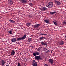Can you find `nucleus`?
Here are the masks:
<instances>
[{
    "instance_id": "1",
    "label": "nucleus",
    "mask_w": 66,
    "mask_h": 66,
    "mask_svg": "<svg viewBox=\"0 0 66 66\" xmlns=\"http://www.w3.org/2000/svg\"><path fill=\"white\" fill-rule=\"evenodd\" d=\"M26 36H27V35L25 34L22 37L19 38H17L16 39V40L18 41H20V40H23V39H25V38H26Z\"/></svg>"
},
{
    "instance_id": "2",
    "label": "nucleus",
    "mask_w": 66,
    "mask_h": 66,
    "mask_svg": "<svg viewBox=\"0 0 66 66\" xmlns=\"http://www.w3.org/2000/svg\"><path fill=\"white\" fill-rule=\"evenodd\" d=\"M53 6V2H49V3L46 5L47 7H48L50 8L52 7Z\"/></svg>"
},
{
    "instance_id": "3",
    "label": "nucleus",
    "mask_w": 66,
    "mask_h": 66,
    "mask_svg": "<svg viewBox=\"0 0 66 66\" xmlns=\"http://www.w3.org/2000/svg\"><path fill=\"white\" fill-rule=\"evenodd\" d=\"M64 42L63 41H61L58 43L57 44L58 45L60 46V45H64Z\"/></svg>"
},
{
    "instance_id": "4",
    "label": "nucleus",
    "mask_w": 66,
    "mask_h": 66,
    "mask_svg": "<svg viewBox=\"0 0 66 66\" xmlns=\"http://www.w3.org/2000/svg\"><path fill=\"white\" fill-rule=\"evenodd\" d=\"M32 65L34 66H37V63L35 60H33Z\"/></svg>"
},
{
    "instance_id": "5",
    "label": "nucleus",
    "mask_w": 66,
    "mask_h": 66,
    "mask_svg": "<svg viewBox=\"0 0 66 66\" xmlns=\"http://www.w3.org/2000/svg\"><path fill=\"white\" fill-rule=\"evenodd\" d=\"M5 64V61L4 60H3L1 61L0 65L1 66H4V65Z\"/></svg>"
},
{
    "instance_id": "6",
    "label": "nucleus",
    "mask_w": 66,
    "mask_h": 66,
    "mask_svg": "<svg viewBox=\"0 0 66 66\" xmlns=\"http://www.w3.org/2000/svg\"><path fill=\"white\" fill-rule=\"evenodd\" d=\"M40 25V24H38L34 25V27L35 29H37V28H38V27H39Z\"/></svg>"
},
{
    "instance_id": "7",
    "label": "nucleus",
    "mask_w": 66,
    "mask_h": 66,
    "mask_svg": "<svg viewBox=\"0 0 66 66\" xmlns=\"http://www.w3.org/2000/svg\"><path fill=\"white\" fill-rule=\"evenodd\" d=\"M33 54L34 56H36V55H39V53L38 52H34L33 53Z\"/></svg>"
},
{
    "instance_id": "8",
    "label": "nucleus",
    "mask_w": 66,
    "mask_h": 66,
    "mask_svg": "<svg viewBox=\"0 0 66 66\" xmlns=\"http://www.w3.org/2000/svg\"><path fill=\"white\" fill-rule=\"evenodd\" d=\"M54 1L55 2L56 4H57V5H60V4H61V3L60 2L57 1L56 0H54Z\"/></svg>"
},
{
    "instance_id": "9",
    "label": "nucleus",
    "mask_w": 66,
    "mask_h": 66,
    "mask_svg": "<svg viewBox=\"0 0 66 66\" xmlns=\"http://www.w3.org/2000/svg\"><path fill=\"white\" fill-rule=\"evenodd\" d=\"M36 60H39L40 59H41L40 58V56H35Z\"/></svg>"
},
{
    "instance_id": "10",
    "label": "nucleus",
    "mask_w": 66,
    "mask_h": 66,
    "mask_svg": "<svg viewBox=\"0 0 66 66\" xmlns=\"http://www.w3.org/2000/svg\"><path fill=\"white\" fill-rule=\"evenodd\" d=\"M47 8L44 7H43L41 8H40V10L41 11H45V10H47Z\"/></svg>"
},
{
    "instance_id": "11",
    "label": "nucleus",
    "mask_w": 66,
    "mask_h": 66,
    "mask_svg": "<svg viewBox=\"0 0 66 66\" xmlns=\"http://www.w3.org/2000/svg\"><path fill=\"white\" fill-rule=\"evenodd\" d=\"M15 54V51L14 50H12V51L11 52V55L12 56H13V55H14V54Z\"/></svg>"
},
{
    "instance_id": "12",
    "label": "nucleus",
    "mask_w": 66,
    "mask_h": 66,
    "mask_svg": "<svg viewBox=\"0 0 66 66\" xmlns=\"http://www.w3.org/2000/svg\"><path fill=\"white\" fill-rule=\"evenodd\" d=\"M8 2H9V4H10V5H12V4H13V2L12 1H11V0H9L8 1Z\"/></svg>"
},
{
    "instance_id": "13",
    "label": "nucleus",
    "mask_w": 66,
    "mask_h": 66,
    "mask_svg": "<svg viewBox=\"0 0 66 66\" xmlns=\"http://www.w3.org/2000/svg\"><path fill=\"white\" fill-rule=\"evenodd\" d=\"M16 39L15 38H13L12 39V40H11V41L13 43H14L16 41Z\"/></svg>"
},
{
    "instance_id": "14",
    "label": "nucleus",
    "mask_w": 66,
    "mask_h": 66,
    "mask_svg": "<svg viewBox=\"0 0 66 66\" xmlns=\"http://www.w3.org/2000/svg\"><path fill=\"white\" fill-rule=\"evenodd\" d=\"M49 62L50 63L52 64L53 63V60L51 59H50L49 60Z\"/></svg>"
},
{
    "instance_id": "15",
    "label": "nucleus",
    "mask_w": 66,
    "mask_h": 66,
    "mask_svg": "<svg viewBox=\"0 0 66 66\" xmlns=\"http://www.w3.org/2000/svg\"><path fill=\"white\" fill-rule=\"evenodd\" d=\"M21 2L23 3H26L27 2V0H21Z\"/></svg>"
},
{
    "instance_id": "16",
    "label": "nucleus",
    "mask_w": 66,
    "mask_h": 66,
    "mask_svg": "<svg viewBox=\"0 0 66 66\" xmlns=\"http://www.w3.org/2000/svg\"><path fill=\"white\" fill-rule=\"evenodd\" d=\"M50 13L51 15H53V14H56V12L55 11L54 12L50 11Z\"/></svg>"
},
{
    "instance_id": "17",
    "label": "nucleus",
    "mask_w": 66,
    "mask_h": 66,
    "mask_svg": "<svg viewBox=\"0 0 66 66\" xmlns=\"http://www.w3.org/2000/svg\"><path fill=\"white\" fill-rule=\"evenodd\" d=\"M41 44L42 45H43V46H47V44L45 43L44 42H42L41 43Z\"/></svg>"
},
{
    "instance_id": "18",
    "label": "nucleus",
    "mask_w": 66,
    "mask_h": 66,
    "mask_svg": "<svg viewBox=\"0 0 66 66\" xmlns=\"http://www.w3.org/2000/svg\"><path fill=\"white\" fill-rule=\"evenodd\" d=\"M44 21L46 22V23H49V21L47 19H45Z\"/></svg>"
},
{
    "instance_id": "19",
    "label": "nucleus",
    "mask_w": 66,
    "mask_h": 66,
    "mask_svg": "<svg viewBox=\"0 0 66 66\" xmlns=\"http://www.w3.org/2000/svg\"><path fill=\"white\" fill-rule=\"evenodd\" d=\"M13 30H10L8 32V33L10 34H12L14 33V32H13Z\"/></svg>"
},
{
    "instance_id": "20",
    "label": "nucleus",
    "mask_w": 66,
    "mask_h": 66,
    "mask_svg": "<svg viewBox=\"0 0 66 66\" xmlns=\"http://www.w3.org/2000/svg\"><path fill=\"white\" fill-rule=\"evenodd\" d=\"M45 39H46V38L45 37H42L40 38V39L41 40H44Z\"/></svg>"
},
{
    "instance_id": "21",
    "label": "nucleus",
    "mask_w": 66,
    "mask_h": 66,
    "mask_svg": "<svg viewBox=\"0 0 66 66\" xmlns=\"http://www.w3.org/2000/svg\"><path fill=\"white\" fill-rule=\"evenodd\" d=\"M9 21L10 22H11L12 23H15V21H14L13 20H12L11 19H10L9 20Z\"/></svg>"
},
{
    "instance_id": "22",
    "label": "nucleus",
    "mask_w": 66,
    "mask_h": 66,
    "mask_svg": "<svg viewBox=\"0 0 66 66\" xmlns=\"http://www.w3.org/2000/svg\"><path fill=\"white\" fill-rule=\"evenodd\" d=\"M28 40H27V42L28 43H29V42H31V38H28Z\"/></svg>"
},
{
    "instance_id": "23",
    "label": "nucleus",
    "mask_w": 66,
    "mask_h": 66,
    "mask_svg": "<svg viewBox=\"0 0 66 66\" xmlns=\"http://www.w3.org/2000/svg\"><path fill=\"white\" fill-rule=\"evenodd\" d=\"M26 25L27 26L29 27V26H30L31 25V23H27Z\"/></svg>"
},
{
    "instance_id": "24",
    "label": "nucleus",
    "mask_w": 66,
    "mask_h": 66,
    "mask_svg": "<svg viewBox=\"0 0 66 66\" xmlns=\"http://www.w3.org/2000/svg\"><path fill=\"white\" fill-rule=\"evenodd\" d=\"M54 23L55 25L56 26V25H57V24L56 23V21H55V22H54Z\"/></svg>"
},
{
    "instance_id": "25",
    "label": "nucleus",
    "mask_w": 66,
    "mask_h": 66,
    "mask_svg": "<svg viewBox=\"0 0 66 66\" xmlns=\"http://www.w3.org/2000/svg\"><path fill=\"white\" fill-rule=\"evenodd\" d=\"M39 35H47V34H39Z\"/></svg>"
},
{
    "instance_id": "26",
    "label": "nucleus",
    "mask_w": 66,
    "mask_h": 66,
    "mask_svg": "<svg viewBox=\"0 0 66 66\" xmlns=\"http://www.w3.org/2000/svg\"><path fill=\"white\" fill-rule=\"evenodd\" d=\"M29 4L31 6H33V4H32V3H29Z\"/></svg>"
},
{
    "instance_id": "27",
    "label": "nucleus",
    "mask_w": 66,
    "mask_h": 66,
    "mask_svg": "<svg viewBox=\"0 0 66 66\" xmlns=\"http://www.w3.org/2000/svg\"><path fill=\"white\" fill-rule=\"evenodd\" d=\"M63 24H66V22L65 21H64L63 22Z\"/></svg>"
},
{
    "instance_id": "28",
    "label": "nucleus",
    "mask_w": 66,
    "mask_h": 66,
    "mask_svg": "<svg viewBox=\"0 0 66 66\" xmlns=\"http://www.w3.org/2000/svg\"><path fill=\"white\" fill-rule=\"evenodd\" d=\"M21 66L20 65V63H18V66Z\"/></svg>"
},
{
    "instance_id": "29",
    "label": "nucleus",
    "mask_w": 66,
    "mask_h": 66,
    "mask_svg": "<svg viewBox=\"0 0 66 66\" xmlns=\"http://www.w3.org/2000/svg\"><path fill=\"white\" fill-rule=\"evenodd\" d=\"M38 51H40V50H41V48H38Z\"/></svg>"
},
{
    "instance_id": "30",
    "label": "nucleus",
    "mask_w": 66,
    "mask_h": 66,
    "mask_svg": "<svg viewBox=\"0 0 66 66\" xmlns=\"http://www.w3.org/2000/svg\"><path fill=\"white\" fill-rule=\"evenodd\" d=\"M43 50H47V49H46V48H43Z\"/></svg>"
},
{
    "instance_id": "31",
    "label": "nucleus",
    "mask_w": 66,
    "mask_h": 66,
    "mask_svg": "<svg viewBox=\"0 0 66 66\" xmlns=\"http://www.w3.org/2000/svg\"><path fill=\"white\" fill-rule=\"evenodd\" d=\"M48 52H50V51L48 50V51H47L46 52V53H47Z\"/></svg>"
},
{
    "instance_id": "32",
    "label": "nucleus",
    "mask_w": 66,
    "mask_h": 66,
    "mask_svg": "<svg viewBox=\"0 0 66 66\" xmlns=\"http://www.w3.org/2000/svg\"><path fill=\"white\" fill-rule=\"evenodd\" d=\"M45 66H48V65L47 64H45Z\"/></svg>"
},
{
    "instance_id": "33",
    "label": "nucleus",
    "mask_w": 66,
    "mask_h": 66,
    "mask_svg": "<svg viewBox=\"0 0 66 66\" xmlns=\"http://www.w3.org/2000/svg\"><path fill=\"white\" fill-rule=\"evenodd\" d=\"M6 66H9V64H7V65H6Z\"/></svg>"
},
{
    "instance_id": "34",
    "label": "nucleus",
    "mask_w": 66,
    "mask_h": 66,
    "mask_svg": "<svg viewBox=\"0 0 66 66\" xmlns=\"http://www.w3.org/2000/svg\"><path fill=\"white\" fill-rule=\"evenodd\" d=\"M65 38H66V36H65Z\"/></svg>"
},
{
    "instance_id": "35",
    "label": "nucleus",
    "mask_w": 66,
    "mask_h": 66,
    "mask_svg": "<svg viewBox=\"0 0 66 66\" xmlns=\"http://www.w3.org/2000/svg\"><path fill=\"white\" fill-rule=\"evenodd\" d=\"M63 0V1H65V0Z\"/></svg>"
},
{
    "instance_id": "36",
    "label": "nucleus",
    "mask_w": 66,
    "mask_h": 66,
    "mask_svg": "<svg viewBox=\"0 0 66 66\" xmlns=\"http://www.w3.org/2000/svg\"><path fill=\"white\" fill-rule=\"evenodd\" d=\"M41 59V60H42L43 59Z\"/></svg>"
},
{
    "instance_id": "37",
    "label": "nucleus",
    "mask_w": 66,
    "mask_h": 66,
    "mask_svg": "<svg viewBox=\"0 0 66 66\" xmlns=\"http://www.w3.org/2000/svg\"><path fill=\"white\" fill-rule=\"evenodd\" d=\"M19 60H20L19 59Z\"/></svg>"
}]
</instances>
